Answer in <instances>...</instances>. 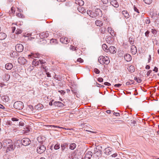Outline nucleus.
<instances>
[{
	"mask_svg": "<svg viewBox=\"0 0 159 159\" xmlns=\"http://www.w3.org/2000/svg\"><path fill=\"white\" fill-rule=\"evenodd\" d=\"M3 145L4 147L7 148V152L13 150L15 147V146H14L12 141L11 139H6L4 140L3 142Z\"/></svg>",
	"mask_w": 159,
	"mask_h": 159,
	"instance_id": "1",
	"label": "nucleus"
},
{
	"mask_svg": "<svg viewBox=\"0 0 159 159\" xmlns=\"http://www.w3.org/2000/svg\"><path fill=\"white\" fill-rule=\"evenodd\" d=\"M98 61L101 64H105L108 65L110 62L109 58L108 57H105L103 56H101L99 57Z\"/></svg>",
	"mask_w": 159,
	"mask_h": 159,
	"instance_id": "2",
	"label": "nucleus"
},
{
	"mask_svg": "<svg viewBox=\"0 0 159 159\" xmlns=\"http://www.w3.org/2000/svg\"><path fill=\"white\" fill-rule=\"evenodd\" d=\"M24 107L23 103L21 101H17L14 102V107L17 110H21Z\"/></svg>",
	"mask_w": 159,
	"mask_h": 159,
	"instance_id": "3",
	"label": "nucleus"
},
{
	"mask_svg": "<svg viewBox=\"0 0 159 159\" xmlns=\"http://www.w3.org/2000/svg\"><path fill=\"white\" fill-rule=\"evenodd\" d=\"M22 145L24 146H27L30 144L31 141L28 138H24L21 140Z\"/></svg>",
	"mask_w": 159,
	"mask_h": 159,
	"instance_id": "4",
	"label": "nucleus"
},
{
	"mask_svg": "<svg viewBox=\"0 0 159 159\" xmlns=\"http://www.w3.org/2000/svg\"><path fill=\"white\" fill-rule=\"evenodd\" d=\"M46 149V148L44 145H41L37 148V151L38 153L41 154L45 151Z\"/></svg>",
	"mask_w": 159,
	"mask_h": 159,
	"instance_id": "5",
	"label": "nucleus"
},
{
	"mask_svg": "<svg viewBox=\"0 0 159 159\" xmlns=\"http://www.w3.org/2000/svg\"><path fill=\"white\" fill-rule=\"evenodd\" d=\"M15 48L16 51L18 52H21L24 49V47L21 44H18L16 45Z\"/></svg>",
	"mask_w": 159,
	"mask_h": 159,
	"instance_id": "6",
	"label": "nucleus"
},
{
	"mask_svg": "<svg viewBox=\"0 0 159 159\" xmlns=\"http://www.w3.org/2000/svg\"><path fill=\"white\" fill-rule=\"evenodd\" d=\"M93 155L92 152L89 151H87L85 153L84 158V159H90Z\"/></svg>",
	"mask_w": 159,
	"mask_h": 159,
	"instance_id": "7",
	"label": "nucleus"
},
{
	"mask_svg": "<svg viewBox=\"0 0 159 159\" xmlns=\"http://www.w3.org/2000/svg\"><path fill=\"white\" fill-rule=\"evenodd\" d=\"M119 0H110L111 4L115 7H119Z\"/></svg>",
	"mask_w": 159,
	"mask_h": 159,
	"instance_id": "8",
	"label": "nucleus"
},
{
	"mask_svg": "<svg viewBox=\"0 0 159 159\" xmlns=\"http://www.w3.org/2000/svg\"><path fill=\"white\" fill-rule=\"evenodd\" d=\"M18 63L21 65H24L27 62L25 58L22 57H19L18 59Z\"/></svg>",
	"mask_w": 159,
	"mask_h": 159,
	"instance_id": "9",
	"label": "nucleus"
},
{
	"mask_svg": "<svg viewBox=\"0 0 159 159\" xmlns=\"http://www.w3.org/2000/svg\"><path fill=\"white\" fill-rule=\"evenodd\" d=\"M49 33L48 31L43 32L40 34L39 36L41 39L47 38L49 36Z\"/></svg>",
	"mask_w": 159,
	"mask_h": 159,
	"instance_id": "10",
	"label": "nucleus"
},
{
	"mask_svg": "<svg viewBox=\"0 0 159 159\" xmlns=\"http://www.w3.org/2000/svg\"><path fill=\"white\" fill-rule=\"evenodd\" d=\"M68 144L67 143H65L61 144V150L62 152L67 151L68 149Z\"/></svg>",
	"mask_w": 159,
	"mask_h": 159,
	"instance_id": "11",
	"label": "nucleus"
},
{
	"mask_svg": "<svg viewBox=\"0 0 159 159\" xmlns=\"http://www.w3.org/2000/svg\"><path fill=\"white\" fill-rule=\"evenodd\" d=\"M17 9L18 12L16 13V16L18 17L24 18L25 16L23 14L21 13V12L22 11V10L21 9H19L18 8H17Z\"/></svg>",
	"mask_w": 159,
	"mask_h": 159,
	"instance_id": "12",
	"label": "nucleus"
},
{
	"mask_svg": "<svg viewBox=\"0 0 159 159\" xmlns=\"http://www.w3.org/2000/svg\"><path fill=\"white\" fill-rule=\"evenodd\" d=\"M60 42L64 44H67L69 42V40H68L66 37H62L60 39Z\"/></svg>",
	"mask_w": 159,
	"mask_h": 159,
	"instance_id": "13",
	"label": "nucleus"
},
{
	"mask_svg": "<svg viewBox=\"0 0 159 159\" xmlns=\"http://www.w3.org/2000/svg\"><path fill=\"white\" fill-rule=\"evenodd\" d=\"M109 51L111 53L114 54L116 52V49L114 46H110L108 48V52Z\"/></svg>",
	"mask_w": 159,
	"mask_h": 159,
	"instance_id": "14",
	"label": "nucleus"
},
{
	"mask_svg": "<svg viewBox=\"0 0 159 159\" xmlns=\"http://www.w3.org/2000/svg\"><path fill=\"white\" fill-rule=\"evenodd\" d=\"M112 148L108 147L105 148L104 152L107 155H109L112 153Z\"/></svg>",
	"mask_w": 159,
	"mask_h": 159,
	"instance_id": "15",
	"label": "nucleus"
},
{
	"mask_svg": "<svg viewBox=\"0 0 159 159\" xmlns=\"http://www.w3.org/2000/svg\"><path fill=\"white\" fill-rule=\"evenodd\" d=\"M124 57L125 60L127 61H129L132 59V57L131 55L129 54H126L124 56Z\"/></svg>",
	"mask_w": 159,
	"mask_h": 159,
	"instance_id": "16",
	"label": "nucleus"
},
{
	"mask_svg": "<svg viewBox=\"0 0 159 159\" xmlns=\"http://www.w3.org/2000/svg\"><path fill=\"white\" fill-rule=\"evenodd\" d=\"M95 12L96 14V16L101 17L102 15V11L100 9H98L95 11Z\"/></svg>",
	"mask_w": 159,
	"mask_h": 159,
	"instance_id": "17",
	"label": "nucleus"
},
{
	"mask_svg": "<svg viewBox=\"0 0 159 159\" xmlns=\"http://www.w3.org/2000/svg\"><path fill=\"white\" fill-rule=\"evenodd\" d=\"M137 52L136 47L134 45L131 46V52L133 54H135Z\"/></svg>",
	"mask_w": 159,
	"mask_h": 159,
	"instance_id": "18",
	"label": "nucleus"
},
{
	"mask_svg": "<svg viewBox=\"0 0 159 159\" xmlns=\"http://www.w3.org/2000/svg\"><path fill=\"white\" fill-rule=\"evenodd\" d=\"M78 10L82 13H85L86 12V10L84 8L81 6H78L77 8Z\"/></svg>",
	"mask_w": 159,
	"mask_h": 159,
	"instance_id": "19",
	"label": "nucleus"
},
{
	"mask_svg": "<svg viewBox=\"0 0 159 159\" xmlns=\"http://www.w3.org/2000/svg\"><path fill=\"white\" fill-rule=\"evenodd\" d=\"M13 67V66L12 64L10 63H9L6 64L5 66V68L7 70H11Z\"/></svg>",
	"mask_w": 159,
	"mask_h": 159,
	"instance_id": "20",
	"label": "nucleus"
},
{
	"mask_svg": "<svg viewBox=\"0 0 159 159\" xmlns=\"http://www.w3.org/2000/svg\"><path fill=\"white\" fill-rule=\"evenodd\" d=\"M75 3L79 5V6H81L84 4V2L82 0H75Z\"/></svg>",
	"mask_w": 159,
	"mask_h": 159,
	"instance_id": "21",
	"label": "nucleus"
},
{
	"mask_svg": "<svg viewBox=\"0 0 159 159\" xmlns=\"http://www.w3.org/2000/svg\"><path fill=\"white\" fill-rule=\"evenodd\" d=\"M43 106L40 103L38 104L35 107V109L38 110H41L43 109Z\"/></svg>",
	"mask_w": 159,
	"mask_h": 159,
	"instance_id": "22",
	"label": "nucleus"
},
{
	"mask_svg": "<svg viewBox=\"0 0 159 159\" xmlns=\"http://www.w3.org/2000/svg\"><path fill=\"white\" fill-rule=\"evenodd\" d=\"M122 14L126 18H128L129 17V15L128 12L125 10L122 11Z\"/></svg>",
	"mask_w": 159,
	"mask_h": 159,
	"instance_id": "23",
	"label": "nucleus"
},
{
	"mask_svg": "<svg viewBox=\"0 0 159 159\" xmlns=\"http://www.w3.org/2000/svg\"><path fill=\"white\" fill-rule=\"evenodd\" d=\"M53 105L58 107H61L63 106V104L60 102L56 101L53 103Z\"/></svg>",
	"mask_w": 159,
	"mask_h": 159,
	"instance_id": "24",
	"label": "nucleus"
},
{
	"mask_svg": "<svg viewBox=\"0 0 159 159\" xmlns=\"http://www.w3.org/2000/svg\"><path fill=\"white\" fill-rule=\"evenodd\" d=\"M6 34L3 32L0 33V40H2L4 39L6 37Z\"/></svg>",
	"mask_w": 159,
	"mask_h": 159,
	"instance_id": "25",
	"label": "nucleus"
},
{
	"mask_svg": "<svg viewBox=\"0 0 159 159\" xmlns=\"http://www.w3.org/2000/svg\"><path fill=\"white\" fill-rule=\"evenodd\" d=\"M2 100L5 102H8L9 100V98L8 96L5 95L2 97Z\"/></svg>",
	"mask_w": 159,
	"mask_h": 159,
	"instance_id": "26",
	"label": "nucleus"
},
{
	"mask_svg": "<svg viewBox=\"0 0 159 159\" xmlns=\"http://www.w3.org/2000/svg\"><path fill=\"white\" fill-rule=\"evenodd\" d=\"M95 23L96 25L100 27L102 26L103 25V23L102 22L99 20H97L95 21Z\"/></svg>",
	"mask_w": 159,
	"mask_h": 159,
	"instance_id": "27",
	"label": "nucleus"
},
{
	"mask_svg": "<svg viewBox=\"0 0 159 159\" xmlns=\"http://www.w3.org/2000/svg\"><path fill=\"white\" fill-rule=\"evenodd\" d=\"M39 64V61L36 59H34L32 62V64L34 66H38Z\"/></svg>",
	"mask_w": 159,
	"mask_h": 159,
	"instance_id": "28",
	"label": "nucleus"
},
{
	"mask_svg": "<svg viewBox=\"0 0 159 159\" xmlns=\"http://www.w3.org/2000/svg\"><path fill=\"white\" fill-rule=\"evenodd\" d=\"M102 146H99V145L98 146L96 147V148H95L94 149V151H98L97 152H102Z\"/></svg>",
	"mask_w": 159,
	"mask_h": 159,
	"instance_id": "29",
	"label": "nucleus"
},
{
	"mask_svg": "<svg viewBox=\"0 0 159 159\" xmlns=\"http://www.w3.org/2000/svg\"><path fill=\"white\" fill-rule=\"evenodd\" d=\"M102 48L105 52H108V48L107 46L105 44H103L102 46Z\"/></svg>",
	"mask_w": 159,
	"mask_h": 159,
	"instance_id": "30",
	"label": "nucleus"
},
{
	"mask_svg": "<svg viewBox=\"0 0 159 159\" xmlns=\"http://www.w3.org/2000/svg\"><path fill=\"white\" fill-rule=\"evenodd\" d=\"M76 146V145L75 143H71L70 145L69 148L71 150H73L75 148Z\"/></svg>",
	"mask_w": 159,
	"mask_h": 159,
	"instance_id": "31",
	"label": "nucleus"
},
{
	"mask_svg": "<svg viewBox=\"0 0 159 159\" xmlns=\"http://www.w3.org/2000/svg\"><path fill=\"white\" fill-rule=\"evenodd\" d=\"M18 55V53L16 52H12L10 53V56L11 57L15 58Z\"/></svg>",
	"mask_w": 159,
	"mask_h": 159,
	"instance_id": "32",
	"label": "nucleus"
},
{
	"mask_svg": "<svg viewBox=\"0 0 159 159\" xmlns=\"http://www.w3.org/2000/svg\"><path fill=\"white\" fill-rule=\"evenodd\" d=\"M128 69L129 71L131 72H134L135 70L134 67L132 65L130 66Z\"/></svg>",
	"mask_w": 159,
	"mask_h": 159,
	"instance_id": "33",
	"label": "nucleus"
},
{
	"mask_svg": "<svg viewBox=\"0 0 159 159\" xmlns=\"http://www.w3.org/2000/svg\"><path fill=\"white\" fill-rule=\"evenodd\" d=\"M97 151H94L93 152V156H95L97 157L101 156L102 152H99Z\"/></svg>",
	"mask_w": 159,
	"mask_h": 159,
	"instance_id": "34",
	"label": "nucleus"
},
{
	"mask_svg": "<svg viewBox=\"0 0 159 159\" xmlns=\"http://www.w3.org/2000/svg\"><path fill=\"white\" fill-rule=\"evenodd\" d=\"M129 42L130 44L132 45L134 43V39L131 37H130L129 38Z\"/></svg>",
	"mask_w": 159,
	"mask_h": 159,
	"instance_id": "35",
	"label": "nucleus"
},
{
	"mask_svg": "<svg viewBox=\"0 0 159 159\" xmlns=\"http://www.w3.org/2000/svg\"><path fill=\"white\" fill-rule=\"evenodd\" d=\"M151 32L152 33V34L155 36V35H157V30L155 29H152L151 30Z\"/></svg>",
	"mask_w": 159,
	"mask_h": 159,
	"instance_id": "36",
	"label": "nucleus"
},
{
	"mask_svg": "<svg viewBox=\"0 0 159 159\" xmlns=\"http://www.w3.org/2000/svg\"><path fill=\"white\" fill-rule=\"evenodd\" d=\"M143 1L146 4H150L152 2V0H143Z\"/></svg>",
	"mask_w": 159,
	"mask_h": 159,
	"instance_id": "37",
	"label": "nucleus"
},
{
	"mask_svg": "<svg viewBox=\"0 0 159 159\" xmlns=\"http://www.w3.org/2000/svg\"><path fill=\"white\" fill-rule=\"evenodd\" d=\"M10 78V75L8 74H5L4 76V79H5L6 80H8Z\"/></svg>",
	"mask_w": 159,
	"mask_h": 159,
	"instance_id": "38",
	"label": "nucleus"
},
{
	"mask_svg": "<svg viewBox=\"0 0 159 159\" xmlns=\"http://www.w3.org/2000/svg\"><path fill=\"white\" fill-rule=\"evenodd\" d=\"M106 30V28L105 27H102L100 29V31L101 32V33L104 34L105 31Z\"/></svg>",
	"mask_w": 159,
	"mask_h": 159,
	"instance_id": "39",
	"label": "nucleus"
},
{
	"mask_svg": "<svg viewBox=\"0 0 159 159\" xmlns=\"http://www.w3.org/2000/svg\"><path fill=\"white\" fill-rule=\"evenodd\" d=\"M118 55L119 57H123V51L121 50L118 51Z\"/></svg>",
	"mask_w": 159,
	"mask_h": 159,
	"instance_id": "40",
	"label": "nucleus"
},
{
	"mask_svg": "<svg viewBox=\"0 0 159 159\" xmlns=\"http://www.w3.org/2000/svg\"><path fill=\"white\" fill-rule=\"evenodd\" d=\"M60 148V144L57 143L54 146V148L55 150H57L59 149Z\"/></svg>",
	"mask_w": 159,
	"mask_h": 159,
	"instance_id": "41",
	"label": "nucleus"
},
{
	"mask_svg": "<svg viewBox=\"0 0 159 159\" xmlns=\"http://www.w3.org/2000/svg\"><path fill=\"white\" fill-rule=\"evenodd\" d=\"M112 123H118V122L120 121V120H115L114 119H113L111 120Z\"/></svg>",
	"mask_w": 159,
	"mask_h": 159,
	"instance_id": "42",
	"label": "nucleus"
},
{
	"mask_svg": "<svg viewBox=\"0 0 159 159\" xmlns=\"http://www.w3.org/2000/svg\"><path fill=\"white\" fill-rule=\"evenodd\" d=\"M134 9L135 11L137 13H139V11L138 9V8L135 6H134Z\"/></svg>",
	"mask_w": 159,
	"mask_h": 159,
	"instance_id": "43",
	"label": "nucleus"
},
{
	"mask_svg": "<svg viewBox=\"0 0 159 159\" xmlns=\"http://www.w3.org/2000/svg\"><path fill=\"white\" fill-rule=\"evenodd\" d=\"M110 40L111 37H109L106 39V41L108 43H111V41Z\"/></svg>",
	"mask_w": 159,
	"mask_h": 159,
	"instance_id": "44",
	"label": "nucleus"
},
{
	"mask_svg": "<svg viewBox=\"0 0 159 159\" xmlns=\"http://www.w3.org/2000/svg\"><path fill=\"white\" fill-rule=\"evenodd\" d=\"M134 80L139 83H140L141 81V80L140 78H138L137 77L134 78Z\"/></svg>",
	"mask_w": 159,
	"mask_h": 159,
	"instance_id": "45",
	"label": "nucleus"
},
{
	"mask_svg": "<svg viewBox=\"0 0 159 159\" xmlns=\"http://www.w3.org/2000/svg\"><path fill=\"white\" fill-rule=\"evenodd\" d=\"M150 22V18L148 17L146 19V20H145V23L146 24H149Z\"/></svg>",
	"mask_w": 159,
	"mask_h": 159,
	"instance_id": "46",
	"label": "nucleus"
},
{
	"mask_svg": "<svg viewBox=\"0 0 159 159\" xmlns=\"http://www.w3.org/2000/svg\"><path fill=\"white\" fill-rule=\"evenodd\" d=\"M39 54L38 53H36V54L35 55V56L34 55V54H32L31 55H29V56H30V57H38V58H39Z\"/></svg>",
	"mask_w": 159,
	"mask_h": 159,
	"instance_id": "47",
	"label": "nucleus"
},
{
	"mask_svg": "<svg viewBox=\"0 0 159 159\" xmlns=\"http://www.w3.org/2000/svg\"><path fill=\"white\" fill-rule=\"evenodd\" d=\"M90 16L93 18H96V17L95 11H93L91 12V15Z\"/></svg>",
	"mask_w": 159,
	"mask_h": 159,
	"instance_id": "48",
	"label": "nucleus"
},
{
	"mask_svg": "<svg viewBox=\"0 0 159 159\" xmlns=\"http://www.w3.org/2000/svg\"><path fill=\"white\" fill-rule=\"evenodd\" d=\"M94 72L97 74H98L100 73V71L97 68H94Z\"/></svg>",
	"mask_w": 159,
	"mask_h": 159,
	"instance_id": "49",
	"label": "nucleus"
},
{
	"mask_svg": "<svg viewBox=\"0 0 159 159\" xmlns=\"http://www.w3.org/2000/svg\"><path fill=\"white\" fill-rule=\"evenodd\" d=\"M77 61L81 63L83 62L84 60L81 58H79L77 59Z\"/></svg>",
	"mask_w": 159,
	"mask_h": 159,
	"instance_id": "50",
	"label": "nucleus"
},
{
	"mask_svg": "<svg viewBox=\"0 0 159 159\" xmlns=\"http://www.w3.org/2000/svg\"><path fill=\"white\" fill-rule=\"evenodd\" d=\"M92 11H91L90 10H89L87 11V13L89 16H90L91 15V12H92Z\"/></svg>",
	"mask_w": 159,
	"mask_h": 159,
	"instance_id": "51",
	"label": "nucleus"
},
{
	"mask_svg": "<svg viewBox=\"0 0 159 159\" xmlns=\"http://www.w3.org/2000/svg\"><path fill=\"white\" fill-rule=\"evenodd\" d=\"M102 2L104 4H107L108 3V0H101Z\"/></svg>",
	"mask_w": 159,
	"mask_h": 159,
	"instance_id": "52",
	"label": "nucleus"
},
{
	"mask_svg": "<svg viewBox=\"0 0 159 159\" xmlns=\"http://www.w3.org/2000/svg\"><path fill=\"white\" fill-rule=\"evenodd\" d=\"M121 85H122L121 84H115V85H114V86L116 88H119L120 87Z\"/></svg>",
	"mask_w": 159,
	"mask_h": 159,
	"instance_id": "53",
	"label": "nucleus"
},
{
	"mask_svg": "<svg viewBox=\"0 0 159 159\" xmlns=\"http://www.w3.org/2000/svg\"><path fill=\"white\" fill-rule=\"evenodd\" d=\"M50 127H53L54 128H61V127L59 126H57L56 125H49Z\"/></svg>",
	"mask_w": 159,
	"mask_h": 159,
	"instance_id": "54",
	"label": "nucleus"
},
{
	"mask_svg": "<svg viewBox=\"0 0 159 159\" xmlns=\"http://www.w3.org/2000/svg\"><path fill=\"white\" fill-rule=\"evenodd\" d=\"M98 80L100 82H102L103 81V79L102 78H99L98 79Z\"/></svg>",
	"mask_w": 159,
	"mask_h": 159,
	"instance_id": "55",
	"label": "nucleus"
},
{
	"mask_svg": "<svg viewBox=\"0 0 159 159\" xmlns=\"http://www.w3.org/2000/svg\"><path fill=\"white\" fill-rule=\"evenodd\" d=\"M11 120L12 121H18L19 120V119L15 118H12L11 119Z\"/></svg>",
	"mask_w": 159,
	"mask_h": 159,
	"instance_id": "56",
	"label": "nucleus"
},
{
	"mask_svg": "<svg viewBox=\"0 0 159 159\" xmlns=\"http://www.w3.org/2000/svg\"><path fill=\"white\" fill-rule=\"evenodd\" d=\"M149 33V31L148 30H147L146 32L145 33V35L146 37H148V34Z\"/></svg>",
	"mask_w": 159,
	"mask_h": 159,
	"instance_id": "57",
	"label": "nucleus"
},
{
	"mask_svg": "<svg viewBox=\"0 0 159 159\" xmlns=\"http://www.w3.org/2000/svg\"><path fill=\"white\" fill-rule=\"evenodd\" d=\"M152 72V70H149V71H148L147 74H146V75H147V76H149V75H150V74Z\"/></svg>",
	"mask_w": 159,
	"mask_h": 159,
	"instance_id": "58",
	"label": "nucleus"
},
{
	"mask_svg": "<svg viewBox=\"0 0 159 159\" xmlns=\"http://www.w3.org/2000/svg\"><path fill=\"white\" fill-rule=\"evenodd\" d=\"M113 115L117 116H119L120 115L119 113L117 112H114L113 113Z\"/></svg>",
	"mask_w": 159,
	"mask_h": 159,
	"instance_id": "59",
	"label": "nucleus"
},
{
	"mask_svg": "<svg viewBox=\"0 0 159 159\" xmlns=\"http://www.w3.org/2000/svg\"><path fill=\"white\" fill-rule=\"evenodd\" d=\"M155 22L157 25H159V19L156 20L155 21Z\"/></svg>",
	"mask_w": 159,
	"mask_h": 159,
	"instance_id": "60",
	"label": "nucleus"
},
{
	"mask_svg": "<svg viewBox=\"0 0 159 159\" xmlns=\"http://www.w3.org/2000/svg\"><path fill=\"white\" fill-rule=\"evenodd\" d=\"M104 84L105 85H107V86H110V85H111V84L108 82H105L104 83Z\"/></svg>",
	"mask_w": 159,
	"mask_h": 159,
	"instance_id": "61",
	"label": "nucleus"
},
{
	"mask_svg": "<svg viewBox=\"0 0 159 159\" xmlns=\"http://www.w3.org/2000/svg\"><path fill=\"white\" fill-rule=\"evenodd\" d=\"M117 155V154L116 153H114L111 155V156L113 157H116Z\"/></svg>",
	"mask_w": 159,
	"mask_h": 159,
	"instance_id": "62",
	"label": "nucleus"
},
{
	"mask_svg": "<svg viewBox=\"0 0 159 159\" xmlns=\"http://www.w3.org/2000/svg\"><path fill=\"white\" fill-rule=\"evenodd\" d=\"M153 71H155L156 72H157L158 71V68L156 67H155Z\"/></svg>",
	"mask_w": 159,
	"mask_h": 159,
	"instance_id": "63",
	"label": "nucleus"
},
{
	"mask_svg": "<svg viewBox=\"0 0 159 159\" xmlns=\"http://www.w3.org/2000/svg\"><path fill=\"white\" fill-rule=\"evenodd\" d=\"M0 108L2 109H5V108L1 104H0Z\"/></svg>",
	"mask_w": 159,
	"mask_h": 159,
	"instance_id": "64",
	"label": "nucleus"
}]
</instances>
